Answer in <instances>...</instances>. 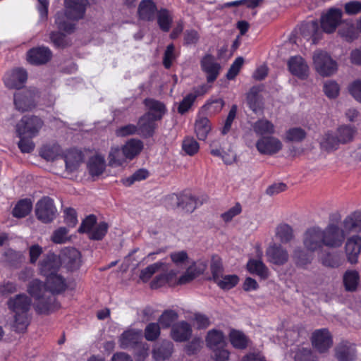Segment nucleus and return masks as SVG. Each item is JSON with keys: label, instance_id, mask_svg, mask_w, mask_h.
Returning <instances> with one entry per match:
<instances>
[{"label": "nucleus", "instance_id": "nucleus-7", "mask_svg": "<svg viewBox=\"0 0 361 361\" xmlns=\"http://www.w3.org/2000/svg\"><path fill=\"white\" fill-rule=\"evenodd\" d=\"M56 212L54 200L49 197H43L36 204V216L43 223L51 222L56 218Z\"/></svg>", "mask_w": 361, "mask_h": 361}, {"label": "nucleus", "instance_id": "nucleus-11", "mask_svg": "<svg viewBox=\"0 0 361 361\" xmlns=\"http://www.w3.org/2000/svg\"><path fill=\"white\" fill-rule=\"evenodd\" d=\"M200 67L206 75L208 83H213L218 78L221 66L215 57L210 54L204 56L200 61Z\"/></svg>", "mask_w": 361, "mask_h": 361}, {"label": "nucleus", "instance_id": "nucleus-29", "mask_svg": "<svg viewBox=\"0 0 361 361\" xmlns=\"http://www.w3.org/2000/svg\"><path fill=\"white\" fill-rule=\"evenodd\" d=\"M335 355L339 361H353L356 357L355 345L348 341H343L336 346Z\"/></svg>", "mask_w": 361, "mask_h": 361}, {"label": "nucleus", "instance_id": "nucleus-32", "mask_svg": "<svg viewBox=\"0 0 361 361\" xmlns=\"http://www.w3.org/2000/svg\"><path fill=\"white\" fill-rule=\"evenodd\" d=\"M126 159H133L143 149V142L138 139L132 138L122 147Z\"/></svg>", "mask_w": 361, "mask_h": 361}, {"label": "nucleus", "instance_id": "nucleus-18", "mask_svg": "<svg viewBox=\"0 0 361 361\" xmlns=\"http://www.w3.org/2000/svg\"><path fill=\"white\" fill-rule=\"evenodd\" d=\"M258 259H250L247 263V269L250 274H256L262 279H267L269 275L268 267L262 260L263 252L259 246L256 247Z\"/></svg>", "mask_w": 361, "mask_h": 361}, {"label": "nucleus", "instance_id": "nucleus-34", "mask_svg": "<svg viewBox=\"0 0 361 361\" xmlns=\"http://www.w3.org/2000/svg\"><path fill=\"white\" fill-rule=\"evenodd\" d=\"M210 269L212 274L214 281L218 284V286L223 290L226 289V276L223 275V267L221 262L219 259L213 257Z\"/></svg>", "mask_w": 361, "mask_h": 361}, {"label": "nucleus", "instance_id": "nucleus-59", "mask_svg": "<svg viewBox=\"0 0 361 361\" xmlns=\"http://www.w3.org/2000/svg\"><path fill=\"white\" fill-rule=\"evenodd\" d=\"M323 91L329 99L336 98L340 92V86L334 80H328L324 83Z\"/></svg>", "mask_w": 361, "mask_h": 361}, {"label": "nucleus", "instance_id": "nucleus-16", "mask_svg": "<svg viewBox=\"0 0 361 361\" xmlns=\"http://www.w3.org/2000/svg\"><path fill=\"white\" fill-rule=\"evenodd\" d=\"M61 264L60 259L56 254L53 252L49 253L39 262V272L45 277L58 274Z\"/></svg>", "mask_w": 361, "mask_h": 361}, {"label": "nucleus", "instance_id": "nucleus-39", "mask_svg": "<svg viewBox=\"0 0 361 361\" xmlns=\"http://www.w3.org/2000/svg\"><path fill=\"white\" fill-rule=\"evenodd\" d=\"M156 18L159 29L164 32H169L173 23V16L170 11L166 8H161Z\"/></svg>", "mask_w": 361, "mask_h": 361}, {"label": "nucleus", "instance_id": "nucleus-37", "mask_svg": "<svg viewBox=\"0 0 361 361\" xmlns=\"http://www.w3.org/2000/svg\"><path fill=\"white\" fill-rule=\"evenodd\" d=\"M204 266H197L195 263L190 265L186 271L179 277L178 284L183 285L191 282L196 277L203 274Z\"/></svg>", "mask_w": 361, "mask_h": 361}, {"label": "nucleus", "instance_id": "nucleus-54", "mask_svg": "<svg viewBox=\"0 0 361 361\" xmlns=\"http://www.w3.org/2000/svg\"><path fill=\"white\" fill-rule=\"evenodd\" d=\"M229 338L231 344L236 348L243 349L247 345V338L241 331L232 330L229 334Z\"/></svg>", "mask_w": 361, "mask_h": 361}, {"label": "nucleus", "instance_id": "nucleus-27", "mask_svg": "<svg viewBox=\"0 0 361 361\" xmlns=\"http://www.w3.org/2000/svg\"><path fill=\"white\" fill-rule=\"evenodd\" d=\"M62 157L65 161L66 169L70 172L76 171L83 160L82 152L75 148L66 150Z\"/></svg>", "mask_w": 361, "mask_h": 361}, {"label": "nucleus", "instance_id": "nucleus-21", "mask_svg": "<svg viewBox=\"0 0 361 361\" xmlns=\"http://www.w3.org/2000/svg\"><path fill=\"white\" fill-rule=\"evenodd\" d=\"M281 142L274 137H262L257 143V150L262 154L272 155L279 152L282 149Z\"/></svg>", "mask_w": 361, "mask_h": 361}, {"label": "nucleus", "instance_id": "nucleus-43", "mask_svg": "<svg viewBox=\"0 0 361 361\" xmlns=\"http://www.w3.org/2000/svg\"><path fill=\"white\" fill-rule=\"evenodd\" d=\"M276 237L281 243H288L295 238L293 229L288 224H280L276 228Z\"/></svg>", "mask_w": 361, "mask_h": 361}, {"label": "nucleus", "instance_id": "nucleus-23", "mask_svg": "<svg viewBox=\"0 0 361 361\" xmlns=\"http://www.w3.org/2000/svg\"><path fill=\"white\" fill-rule=\"evenodd\" d=\"M361 250V236L353 235L347 238L345 243V252L348 261L351 264L357 262Z\"/></svg>", "mask_w": 361, "mask_h": 361}, {"label": "nucleus", "instance_id": "nucleus-8", "mask_svg": "<svg viewBox=\"0 0 361 361\" xmlns=\"http://www.w3.org/2000/svg\"><path fill=\"white\" fill-rule=\"evenodd\" d=\"M266 256L269 263L277 266L286 264L290 257L287 248L276 243L270 244L267 248Z\"/></svg>", "mask_w": 361, "mask_h": 361}, {"label": "nucleus", "instance_id": "nucleus-33", "mask_svg": "<svg viewBox=\"0 0 361 361\" xmlns=\"http://www.w3.org/2000/svg\"><path fill=\"white\" fill-rule=\"evenodd\" d=\"M71 20L73 19L69 18L66 12H58L55 16V23L58 29L67 34H71L75 30V24Z\"/></svg>", "mask_w": 361, "mask_h": 361}, {"label": "nucleus", "instance_id": "nucleus-2", "mask_svg": "<svg viewBox=\"0 0 361 361\" xmlns=\"http://www.w3.org/2000/svg\"><path fill=\"white\" fill-rule=\"evenodd\" d=\"M361 233V210L355 211L345 217L341 226L330 222L323 229L324 246L330 249L341 247L350 233Z\"/></svg>", "mask_w": 361, "mask_h": 361}, {"label": "nucleus", "instance_id": "nucleus-52", "mask_svg": "<svg viewBox=\"0 0 361 361\" xmlns=\"http://www.w3.org/2000/svg\"><path fill=\"white\" fill-rule=\"evenodd\" d=\"M165 266L162 262H157L147 266L146 268L142 269L140 274V279L143 283H147L149 281L152 276L159 270L161 269Z\"/></svg>", "mask_w": 361, "mask_h": 361}, {"label": "nucleus", "instance_id": "nucleus-60", "mask_svg": "<svg viewBox=\"0 0 361 361\" xmlns=\"http://www.w3.org/2000/svg\"><path fill=\"white\" fill-rule=\"evenodd\" d=\"M339 35L346 41H353L357 37V32L352 24H344L338 30Z\"/></svg>", "mask_w": 361, "mask_h": 361}, {"label": "nucleus", "instance_id": "nucleus-28", "mask_svg": "<svg viewBox=\"0 0 361 361\" xmlns=\"http://www.w3.org/2000/svg\"><path fill=\"white\" fill-rule=\"evenodd\" d=\"M8 308L14 313H27L31 305L30 298L25 294H18L11 298L7 302Z\"/></svg>", "mask_w": 361, "mask_h": 361}, {"label": "nucleus", "instance_id": "nucleus-10", "mask_svg": "<svg viewBox=\"0 0 361 361\" xmlns=\"http://www.w3.org/2000/svg\"><path fill=\"white\" fill-rule=\"evenodd\" d=\"M51 51L44 46L32 47L26 53L27 61L33 66L44 65L51 59Z\"/></svg>", "mask_w": 361, "mask_h": 361}, {"label": "nucleus", "instance_id": "nucleus-12", "mask_svg": "<svg viewBox=\"0 0 361 361\" xmlns=\"http://www.w3.org/2000/svg\"><path fill=\"white\" fill-rule=\"evenodd\" d=\"M27 80V73L22 68H16L7 72L4 82L8 89H21Z\"/></svg>", "mask_w": 361, "mask_h": 361}, {"label": "nucleus", "instance_id": "nucleus-55", "mask_svg": "<svg viewBox=\"0 0 361 361\" xmlns=\"http://www.w3.org/2000/svg\"><path fill=\"white\" fill-rule=\"evenodd\" d=\"M109 225L105 221H101L94 226L91 232L88 234L89 238L92 240H102L106 235Z\"/></svg>", "mask_w": 361, "mask_h": 361}, {"label": "nucleus", "instance_id": "nucleus-58", "mask_svg": "<svg viewBox=\"0 0 361 361\" xmlns=\"http://www.w3.org/2000/svg\"><path fill=\"white\" fill-rule=\"evenodd\" d=\"M145 338L148 341H154L160 336L161 330L159 323H149L145 329Z\"/></svg>", "mask_w": 361, "mask_h": 361}, {"label": "nucleus", "instance_id": "nucleus-9", "mask_svg": "<svg viewBox=\"0 0 361 361\" xmlns=\"http://www.w3.org/2000/svg\"><path fill=\"white\" fill-rule=\"evenodd\" d=\"M177 206L187 212L192 213L198 207L202 205L208 200L207 195H201L199 197L191 193H181L176 196Z\"/></svg>", "mask_w": 361, "mask_h": 361}, {"label": "nucleus", "instance_id": "nucleus-3", "mask_svg": "<svg viewBox=\"0 0 361 361\" xmlns=\"http://www.w3.org/2000/svg\"><path fill=\"white\" fill-rule=\"evenodd\" d=\"M312 63L316 72L322 77H329L338 70L336 61L322 50H317L313 53Z\"/></svg>", "mask_w": 361, "mask_h": 361}, {"label": "nucleus", "instance_id": "nucleus-36", "mask_svg": "<svg viewBox=\"0 0 361 361\" xmlns=\"http://www.w3.org/2000/svg\"><path fill=\"white\" fill-rule=\"evenodd\" d=\"M87 169L91 176H99L105 170V160L101 155H95L90 158Z\"/></svg>", "mask_w": 361, "mask_h": 361}, {"label": "nucleus", "instance_id": "nucleus-48", "mask_svg": "<svg viewBox=\"0 0 361 361\" xmlns=\"http://www.w3.org/2000/svg\"><path fill=\"white\" fill-rule=\"evenodd\" d=\"M360 276L357 271L349 270L343 275V281L345 289L347 291H355L359 283Z\"/></svg>", "mask_w": 361, "mask_h": 361}, {"label": "nucleus", "instance_id": "nucleus-38", "mask_svg": "<svg viewBox=\"0 0 361 361\" xmlns=\"http://www.w3.org/2000/svg\"><path fill=\"white\" fill-rule=\"evenodd\" d=\"M356 133V128L350 125H342L339 126L335 133L339 144H346L351 142Z\"/></svg>", "mask_w": 361, "mask_h": 361}, {"label": "nucleus", "instance_id": "nucleus-24", "mask_svg": "<svg viewBox=\"0 0 361 361\" xmlns=\"http://www.w3.org/2000/svg\"><path fill=\"white\" fill-rule=\"evenodd\" d=\"M192 330L189 323L181 321L173 324L171 330V337L176 342H185L192 336Z\"/></svg>", "mask_w": 361, "mask_h": 361}, {"label": "nucleus", "instance_id": "nucleus-4", "mask_svg": "<svg viewBox=\"0 0 361 361\" xmlns=\"http://www.w3.org/2000/svg\"><path fill=\"white\" fill-rule=\"evenodd\" d=\"M44 124V121L37 116L24 115L16 124V133L33 138L39 134Z\"/></svg>", "mask_w": 361, "mask_h": 361}, {"label": "nucleus", "instance_id": "nucleus-6", "mask_svg": "<svg viewBox=\"0 0 361 361\" xmlns=\"http://www.w3.org/2000/svg\"><path fill=\"white\" fill-rule=\"evenodd\" d=\"M302 241L304 248L310 252L322 250L324 247L322 228L318 226L308 228L302 235Z\"/></svg>", "mask_w": 361, "mask_h": 361}, {"label": "nucleus", "instance_id": "nucleus-56", "mask_svg": "<svg viewBox=\"0 0 361 361\" xmlns=\"http://www.w3.org/2000/svg\"><path fill=\"white\" fill-rule=\"evenodd\" d=\"M200 149V145L193 137H185L182 142L183 151L189 156H194Z\"/></svg>", "mask_w": 361, "mask_h": 361}, {"label": "nucleus", "instance_id": "nucleus-57", "mask_svg": "<svg viewBox=\"0 0 361 361\" xmlns=\"http://www.w3.org/2000/svg\"><path fill=\"white\" fill-rule=\"evenodd\" d=\"M28 325L29 319L27 313H15L13 327L16 331L23 333L26 331Z\"/></svg>", "mask_w": 361, "mask_h": 361}, {"label": "nucleus", "instance_id": "nucleus-13", "mask_svg": "<svg viewBox=\"0 0 361 361\" xmlns=\"http://www.w3.org/2000/svg\"><path fill=\"white\" fill-rule=\"evenodd\" d=\"M289 72L294 76L305 80L310 73V68L306 61L299 55L291 56L287 61Z\"/></svg>", "mask_w": 361, "mask_h": 361}, {"label": "nucleus", "instance_id": "nucleus-46", "mask_svg": "<svg viewBox=\"0 0 361 361\" xmlns=\"http://www.w3.org/2000/svg\"><path fill=\"white\" fill-rule=\"evenodd\" d=\"M49 39L51 43L56 49H63L72 44L71 40L60 31H51L49 33Z\"/></svg>", "mask_w": 361, "mask_h": 361}, {"label": "nucleus", "instance_id": "nucleus-49", "mask_svg": "<svg viewBox=\"0 0 361 361\" xmlns=\"http://www.w3.org/2000/svg\"><path fill=\"white\" fill-rule=\"evenodd\" d=\"M262 90L260 86H254L250 88L247 95V100L250 108L255 112H257L261 108V101L258 96Z\"/></svg>", "mask_w": 361, "mask_h": 361}, {"label": "nucleus", "instance_id": "nucleus-64", "mask_svg": "<svg viewBox=\"0 0 361 361\" xmlns=\"http://www.w3.org/2000/svg\"><path fill=\"white\" fill-rule=\"evenodd\" d=\"M295 361H315L311 350L307 348H298L294 355Z\"/></svg>", "mask_w": 361, "mask_h": 361}, {"label": "nucleus", "instance_id": "nucleus-1", "mask_svg": "<svg viewBox=\"0 0 361 361\" xmlns=\"http://www.w3.org/2000/svg\"><path fill=\"white\" fill-rule=\"evenodd\" d=\"M66 279L55 274L46 277L43 283L39 279L32 281L27 287L28 293L35 298V310L37 314H48L57 310L60 305L55 297L67 289Z\"/></svg>", "mask_w": 361, "mask_h": 361}, {"label": "nucleus", "instance_id": "nucleus-19", "mask_svg": "<svg viewBox=\"0 0 361 361\" xmlns=\"http://www.w3.org/2000/svg\"><path fill=\"white\" fill-rule=\"evenodd\" d=\"M342 12L338 8H330L325 14L322 16L321 26L326 33L335 31L341 22Z\"/></svg>", "mask_w": 361, "mask_h": 361}, {"label": "nucleus", "instance_id": "nucleus-40", "mask_svg": "<svg viewBox=\"0 0 361 361\" xmlns=\"http://www.w3.org/2000/svg\"><path fill=\"white\" fill-rule=\"evenodd\" d=\"M61 147L59 144L43 145L39 150V155L45 160L54 161L61 155Z\"/></svg>", "mask_w": 361, "mask_h": 361}, {"label": "nucleus", "instance_id": "nucleus-35", "mask_svg": "<svg viewBox=\"0 0 361 361\" xmlns=\"http://www.w3.org/2000/svg\"><path fill=\"white\" fill-rule=\"evenodd\" d=\"M312 253L298 247L293 251L292 259L297 267H305L313 260Z\"/></svg>", "mask_w": 361, "mask_h": 361}, {"label": "nucleus", "instance_id": "nucleus-15", "mask_svg": "<svg viewBox=\"0 0 361 361\" xmlns=\"http://www.w3.org/2000/svg\"><path fill=\"white\" fill-rule=\"evenodd\" d=\"M13 101L16 108L22 112L30 111L35 106L34 92L29 90L16 92Z\"/></svg>", "mask_w": 361, "mask_h": 361}, {"label": "nucleus", "instance_id": "nucleus-42", "mask_svg": "<svg viewBox=\"0 0 361 361\" xmlns=\"http://www.w3.org/2000/svg\"><path fill=\"white\" fill-rule=\"evenodd\" d=\"M211 130V124L207 117L198 118L195 123V131L200 140H204Z\"/></svg>", "mask_w": 361, "mask_h": 361}, {"label": "nucleus", "instance_id": "nucleus-53", "mask_svg": "<svg viewBox=\"0 0 361 361\" xmlns=\"http://www.w3.org/2000/svg\"><path fill=\"white\" fill-rule=\"evenodd\" d=\"M125 156L123 149L118 147H112L109 154V165L111 167L121 166L125 161Z\"/></svg>", "mask_w": 361, "mask_h": 361}, {"label": "nucleus", "instance_id": "nucleus-20", "mask_svg": "<svg viewBox=\"0 0 361 361\" xmlns=\"http://www.w3.org/2000/svg\"><path fill=\"white\" fill-rule=\"evenodd\" d=\"M62 261L68 271H74L81 266V253L74 247H66L61 251Z\"/></svg>", "mask_w": 361, "mask_h": 361}, {"label": "nucleus", "instance_id": "nucleus-47", "mask_svg": "<svg viewBox=\"0 0 361 361\" xmlns=\"http://www.w3.org/2000/svg\"><path fill=\"white\" fill-rule=\"evenodd\" d=\"M140 338V334L133 330L125 331L120 337V345L122 348L134 347L138 343Z\"/></svg>", "mask_w": 361, "mask_h": 361}, {"label": "nucleus", "instance_id": "nucleus-26", "mask_svg": "<svg viewBox=\"0 0 361 361\" xmlns=\"http://www.w3.org/2000/svg\"><path fill=\"white\" fill-rule=\"evenodd\" d=\"M157 121L143 114L139 118L137 125L138 135L145 139L153 137L157 128Z\"/></svg>", "mask_w": 361, "mask_h": 361}, {"label": "nucleus", "instance_id": "nucleus-17", "mask_svg": "<svg viewBox=\"0 0 361 361\" xmlns=\"http://www.w3.org/2000/svg\"><path fill=\"white\" fill-rule=\"evenodd\" d=\"M312 343L319 353L327 351L333 343L329 331L326 329H317L314 331L312 335Z\"/></svg>", "mask_w": 361, "mask_h": 361}, {"label": "nucleus", "instance_id": "nucleus-51", "mask_svg": "<svg viewBox=\"0 0 361 361\" xmlns=\"http://www.w3.org/2000/svg\"><path fill=\"white\" fill-rule=\"evenodd\" d=\"M254 131L257 134L262 135H271L274 133L275 128L274 124L266 119H262L257 121L253 126Z\"/></svg>", "mask_w": 361, "mask_h": 361}, {"label": "nucleus", "instance_id": "nucleus-22", "mask_svg": "<svg viewBox=\"0 0 361 361\" xmlns=\"http://www.w3.org/2000/svg\"><path fill=\"white\" fill-rule=\"evenodd\" d=\"M87 3V0H65V12L75 20L81 19L85 13Z\"/></svg>", "mask_w": 361, "mask_h": 361}, {"label": "nucleus", "instance_id": "nucleus-5", "mask_svg": "<svg viewBox=\"0 0 361 361\" xmlns=\"http://www.w3.org/2000/svg\"><path fill=\"white\" fill-rule=\"evenodd\" d=\"M205 341L207 348L214 352L216 361H226V341L221 331L209 330Z\"/></svg>", "mask_w": 361, "mask_h": 361}, {"label": "nucleus", "instance_id": "nucleus-63", "mask_svg": "<svg viewBox=\"0 0 361 361\" xmlns=\"http://www.w3.org/2000/svg\"><path fill=\"white\" fill-rule=\"evenodd\" d=\"M20 137V140L18 143V148L23 153H30L35 149V143L32 140V138H30L26 135H18Z\"/></svg>", "mask_w": 361, "mask_h": 361}, {"label": "nucleus", "instance_id": "nucleus-61", "mask_svg": "<svg viewBox=\"0 0 361 361\" xmlns=\"http://www.w3.org/2000/svg\"><path fill=\"white\" fill-rule=\"evenodd\" d=\"M196 99L197 95H195L192 93L188 94L180 102L178 106V112L181 115L187 113L194 104Z\"/></svg>", "mask_w": 361, "mask_h": 361}, {"label": "nucleus", "instance_id": "nucleus-14", "mask_svg": "<svg viewBox=\"0 0 361 361\" xmlns=\"http://www.w3.org/2000/svg\"><path fill=\"white\" fill-rule=\"evenodd\" d=\"M143 104L147 109V111L144 114L157 121H161L167 114L168 109L166 104L156 99L145 98L143 101Z\"/></svg>", "mask_w": 361, "mask_h": 361}, {"label": "nucleus", "instance_id": "nucleus-31", "mask_svg": "<svg viewBox=\"0 0 361 361\" xmlns=\"http://www.w3.org/2000/svg\"><path fill=\"white\" fill-rule=\"evenodd\" d=\"M173 352V344L169 341H164L152 350V357L156 361L169 359Z\"/></svg>", "mask_w": 361, "mask_h": 361}, {"label": "nucleus", "instance_id": "nucleus-50", "mask_svg": "<svg viewBox=\"0 0 361 361\" xmlns=\"http://www.w3.org/2000/svg\"><path fill=\"white\" fill-rule=\"evenodd\" d=\"M178 314L175 310H166L159 317V324L163 329L172 327V324L178 319Z\"/></svg>", "mask_w": 361, "mask_h": 361}, {"label": "nucleus", "instance_id": "nucleus-30", "mask_svg": "<svg viewBox=\"0 0 361 361\" xmlns=\"http://www.w3.org/2000/svg\"><path fill=\"white\" fill-rule=\"evenodd\" d=\"M299 30L301 35L307 40L312 39L313 44H315L318 40L319 27L316 20L302 23Z\"/></svg>", "mask_w": 361, "mask_h": 361}, {"label": "nucleus", "instance_id": "nucleus-44", "mask_svg": "<svg viewBox=\"0 0 361 361\" xmlns=\"http://www.w3.org/2000/svg\"><path fill=\"white\" fill-rule=\"evenodd\" d=\"M319 144L321 148L327 152L336 150L340 145L336 134L329 131L322 136Z\"/></svg>", "mask_w": 361, "mask_h": 361}, {"label": "nucleus", "instance_id": "nucleus-25", "mask_svg": "<svg viewBox=\"0 0 361 361\" xmlns=\"http://www.w3.org/2000/svg\"><path fill=\"white\" fill-rule=\"evenodd\" d=\"M158 11L153 0H141L137 7V16L142 20L152 22L156 18Z\"/></svg>", "mask_w": 361, "mask_h": 361}, {"label": "nucleus", "instance_id": "nucleus-62", "mask_svg": "<svg viewBox=\"0 0 361 361\" xmlns=\"http://www.w3.org/2000/svg\"><path fill=\"white\" fill-rule=\"evenodd\" d=\"M97 224V217L94 214L87 216L81 223L78 228L80 233L89 234Z\"/></svg>", "mask_w": 361, "mask_h": 361}, {"label": "nucleus", "instance_id": "nucleus-41", "mask_svg": "<svg viewBox=\"0 0 361 361\" xmlns=\"http://www.w3.org/2000/svg\"><path fill=\"white\" fill-rule=\"evenodd\" d=\"M176 272L173 270L158 274L150 282V288L157 289L166 284L170 285L176 279Z\"/></svg>", "mask_w": 361, "mask_h": 361}, {"label": "nucleus", "instance_id": "nucleus-45", "mask_svg": "<svg viewBox=\"0 0 361 361\" xmlns=\"http://www.w3.org/2000/svg\"><path fill=\"white\" fill-rule=\"evenodd\" d=\"M32 208V202L30 199L19 200L12 211V214L16 218H23L28 215Z\"/></svg>", "mask_w": 361, "mask_h": 361}]
</instances>
